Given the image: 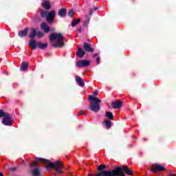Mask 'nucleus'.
<instances>
[{
	"label": "nucleus",
	"mask_w": 176,
	"mask_h": 176,
	"mask_svg": "<svg viewBox=\"0 0 176 176\" xmlns=\"http://www.w3.org/2000/svg\"><path fill=\"white\" fill-rule=\"evenodd\" d=\"M41 6L42 8H44V9H46V10H50V9H52V4L47 1L43 2Z\"/></svg>",
	"instance_id": "obj_16"
},
{
	"label": "nucleus",
	"mask_w": 176,
	"mask_h": 176,
	"mask_svg": "<svg viewBox=\"0 0 176 176\" xmlns=\"http://www.w3.org/2000/svg\"><path fill=\"white\" fill-rule=\"evenodd\" d=\"M169 176H176L175 175L170 174Z\"/></svg>",
	"instance_id": "obj_40"
},
{
	"label": "nucleus",
	"mask_w": 176,
	"mask_h": 176,
	"mask_svg": "<svg viewBox=\"0 0 176 176\" xmlns=\"http://www.w3.org/2000/svg\"><path fill=\"white\" fill-rule=\"evenodd\" d=\"M93 58H96V63L97 64H100V54H94V55H93Z\"/></svg>",
	"instance_id": "obj_25"
},
{
	"label": "nucleus",
	"mask_w": 176,
	"mask_h": 176,
	"mask_svg": "<svg viewBox=\"0 0 176 176\" xmlns=\"http://www.w3.org/2000/svg\"><path fill=\"white\" fill-rule=\"evenodd\" d=\"M53 41H57L56 43H52L53 47L57 48L64 46L63 37L61 33H53L50 35V42H53Z\"/></svg>",
	"instance_id": "obj_3"
},
{
	"label": "nucleus",
	"mask_w": 176,
	"mask_h": 176,
	"mask_svg": "<svg viewBox=\"0 0 176 176\" xmlns=\"http://www.w3.org/2000/svg\"><path fill=\"white\" fill-rule=\"evenodd\" d=\"M40 14H41V17L42 19H45V17H47V14H49V12H47V11H45L43 9L40 10Z\"/></svg>",
	"instance_id": "obj_21"
},
{
	"label": "nucleus",
	"mask_w": 176,
	"mask_h": 176,
	"mask_svg": "<svg viewBox=\"0 0 176 176\" xmlns=\"http://www.w3.org/2000/svg\"><path fill=\"white\" fill-rule=\"evenodd\" d=\"M79 115H86V113H85V111L84 110H80V113L78 116H79Z\"/></svg>",
	"instance_id": "obj_34"
},
{
	"label": "nucleus",
	"mask_w": 176,
	"mask_h": 176,
	"mask_svg": "<svg viewBox=\"0 0 176 176\" xmlns=\"http://www.w3.org/2000/svg\"><path fill=\"white\" fill-rule=\"evenodd\" d=\"M30 64L26 62H22L21 65V71H27L28 69Z\"/></svg>",
	"instance_id": "obj_19"
},
{
	"label": "nucleus",
	"mask_w": 176,
	"mask_h": 176,
	"mask_svg": "<svg viewBox=\"0 0 176 176\" xmlns=\"http://www.w3.org/2000/svg\"><path fill=\"white\" fill-rule=\"evenodd\" d=\"M0 176H3V173H0Z\"/></svg>",
	"instance_id": "obj_39"
},
{
	"label": "nucleus",
	"mask_w": 176,
	"mask_h": 176,
	"mask_svg": "<svg viewBox=\"0 0 176 176\" xmlns=\"http://www.w3.org/2000/svg\"><path fill=\"white\" fill-rule=\"evenodd\" d=\"M89 23H90V17L89 16H85V20L83 23L84 27H87Z\"/></svg>",
	"instance_id": "obj_24"
},
{
	"label": "nucleus",
	"mask_w": 176,
	"mask_h": 176,
	"mask_svg": "<svg viewBox=\"0 0 176 176\" xmlns=\"http://www.w3.org/2000/svg\"><path fill=\"white\" fill-rule=\"evenodd\" d=\"M31 174L32 176H43L38 168L32 170Z\"/></svg>",
	"instance_id": "obj_18"
},
{
	"label": "nucleus",
	"mask_w": 176,
	"mask_h": 176,
	"mask_svg": "<svg viewBox=\"0 0 176 176\" xmlns=\"http://www.w3.org/2000/svg\"><path fill=\"white\" fill-rule=\"evenodd\" d=\"M83 49L88 53H93V52L95 50L94 48L91 47V45H90V43L86 42L84 43Z\"/></svg>",
	"instance_id": "obj_11"
},
{
	"label": "nucleus",
	"mask_w": 176,
	"mask_h": 176,
	"mask_svg": "<svg viewBox=\"0 0 176 176\" xmlns=\"http://www.w3.org/2000/svg\"><path fill=\"white\" fill-rule=\"evenodd\" d=\"M111 107L113 109H120V107H123V102L120 100H113L111 103Z\"/></svg>",
	"instance_id": "obj_10"
},
{
	"label": "nucleus",
	"mask_w": 176,
	"mask_h": 176,
	"mask_svg": "<svg viewBox=\"0 0 176 176\" xmlns=\"http://www.w3.org/2000/svg\"><path fill=\"white\" fill-rule=\"evenodd\" d=\"M105 118H107V119H109L110 120H113V114L111 111H107Z\"/></svg>",
	"instance_id": "obj_22"
},
{
	"label": "nucleus",
	"mask_w": 176,
	"mask_h": 176,
	"mask_svg": "<svg viewBox=\"0 0 176 176\" xmlns=\"http://www.w3.org/2000/svg\"><path fill=\"white\" fill-rule=\"evenodd\" d=\"M44 35H45V34H43V32H37L38 38H42V36H43Z\"/></svg>",
	"instance_id": "obj_32"
},
{
	"label": "nucleus",
	"mask_w": 176,
	"mask_h": 176,
	"mask_svg": "<svg viewBox=\"0 0 176 176\" xmlns=\"http://www.w3.org/2000/svg\"><path fill=\"white\" fill-rule=\"evenodd\" d=\"M85 54L86 52L83 51V50H82L80 47H78L76 56H78V57H79L80 58H82V57H83V56H85Z\"/></svg>",
	"instance_id": "obj_17"
},
{
	"label": "nucleus",
	"mask_w": 176,
	"mask_h": 176,
	"mask_svg": "<svg viewBox=\"0 0 176 176\" xmlns=\"http://www.w3.org/2000/svg\"><path fill=\"white\" fill-rule=\"evenodd\" d=\"M41 28L43 30V31L45 33L50 32V28H49V25H47V23L43 22L41 25Z\"/></svg>",
	"instance_id": "obj_15"
},
{
	"label": "nucleus",
	"mask_w": 176,
	"mask_h": 176,
	"mask_svg": "<svg viewBox=\"0 0 176 176\" xmlns=\"http://www.w3.org/2000/svg\"><path fill=\"white\" fill-rule=\"evenodd\" d=\"M36 36V29L32 28L31 30L30 34H29V38L34 39Z\"/></svg>",
	"instance_id": "obj_20"
},
{
	"label": "nucleus",
	"mask_w": 176,
	"mask_h": 176,
	"mask_svg": "<svg viewBox=\"0 0 176 176\" xmlns=\"http://www.w3.org/2000/svg\"><path fill=\"white\" fill-rule=\"evenodd\" d=\"M101 99L98 98H96L95 101H91L89 104L90 111H92V112H95V113L100 112V110L101 109L100 104H101Z\"/></svg>",
	"instance_id": "obj_4"
},
{
	"label": "nucleus",
	"mask_w": 176,
	"mask_h": 176,
	"mask_svg": "<svg viewBox=\"0 0 176 176\" xmlns=\"http://www.w3.org/2000/svg\"><path fill=\"white\" fill-rule=\"evenodd\" d=\"M151 173H157V171H166V168L158 164H153L150 169Z\"/></svg>",
	"instance_id": "obj_6"
},
{
	"label": "nucleus",
	"mask_w": 176,
	"mask_h": 176,
	"mask_svg": "<svg viewBox=\"0 0 176 176\" xmlns=\"http://www.w3.org/2000/svg\"><path fill=\"white\" fill-rule=\"evenodd\" d=\"M29 46L30 47H32V50H35V49H36L37 47H38V49H41V50H43L46 49V47H47L48 45H47V43H42L41 42L36 43L35 40L32 39L29 42Z\"/></svg>",
	"instance_id": "obj_5"
},
{
	"label": "nucleus",
	"mask_w": 176,
	"mask_h": 176,
	"mask_svg": "<svg viewBox=\"0 0 176 176\" xmlns=\"http://www.w3.org/2000/svg\"><path fill=\"white\" fill-rule=\"evenodd\" d=\"M33 20L35 23H39L41 21V17L36 16Z\"/></svg>",
	"instance_id": "obj_30"
},
{
	"label": "nucleus",
	"mask_w": 176,
	"mask_h": 176,
	"mask_svg": "<svg viewBox=\"0 0 176 176\" xmlns=\"http://www.w3.org/2000/svg\"><path fill=\"white\" fill-rule=\"evenodd\" d=\"M104 122L107 126V129H111V126H112V122L109 120H104Z\"/></svg>",
	"instance_id": "obj_29"
},
{
	"label": "nucleus",
	"mask_w": 176,
	"mask_h": 176,
	"mask_svg": "<svg viewBox=\"0 0 176 176\" xmlns=\"http://www.w3.org/2000/svg\"><path fill=\"white\" fill-rule=\"evenodd\" d=\"M14 122V120L12 119L10 114H8L6 117L3 118L2 120V123L4 124V126H12Z\"/></svg>",
	"instance_id": "obj_7"
},
{
	"label": "nucleus",
	"mask_w": 176,
	"mask_h": 176,
	"mask_svg": "<svg viewBox=\"0 0 176 176\" xmlns=\"http://www.w3.org/2000/svg\"><path fill=\"white\" fill-rule=\"evenodd\" d=\"M127 175H133V172L131 169L129 168L127 166L122 165L121 166H118L114 168V170H102L101 172L96 173V174L91 175V173H89L88 176H126Z\"/></svg>",
	"instance_id": "obj_1"
},
{
	"label": "nucleus",
	"mask_w": 176,
	"mask_h": 176,
	"mask_svg": "<svg viewBox=\"0 0 176 176\" xmlns=\"http://www.w3.org/2000/svg\"><path fill=\"white\" fill-rule=\"evenodd\" d=\"M77 31H78V32H82V28H78L77 29Z\"/></svg>",
	"instance_id": "obj_38"
},
{
	"label": "nucleus",
	"mask_w": 176,
	"mask_h": 176,
	"mask_svg": "<svg viewBox=\"0 0 176 176\" xmlns=\"http://www.w3.org/2000/svg\"><path fill=\"white\" fill-rule=\"evenodd\" d=\"M10 171L13 173V171H16L17 170V168L13 167V168H9Z\"/></svg>",
	"instance_id": "obj_33"
},
{
	"label": "nucleus",
	"mask_w": 176,
	"mask_h": 176,
	"mask_svg": "<svg viewBox=\"0 0 176 176\" xmlns=\"http://www.w3.org/2000/svg\"><path fill=\"white\" fill-rule=\"evenodd\" d=\"M90 65V61L86 60H81L77 61V67L78 68H85L86 67H89Z\"/></svg>",
	"instance_id": "obj_9"
},
{
	"label": "nucleus",
	"mask_w": 176,
	"mask_h": 176,
	"mask_svg": "<svg viewBox=\"0 0 176 176\" xmlns=\"http://www.w3.org/2000/svg\"><path fill=\"white\" fill-rule=\"evenodd\" d=\"M76 82L80 87H85V81L79 76H76Z\"/></svg>",
	"instance_id": "obj_13"
},
{
	"label": "nucleus",
	"mask_w": 176,
	"mask_h": 176,
	"mask_svg": "<svg viewBox=\"0 0 176 176\" xmlns=\"http://www.w3.org/2000/svg\"><path fill=\"white\" fill-rule=\"evenodd\" d=\"M80 23V19H73L72 21V27H76Z\"/></svg>",
	"instance_id": "obj_23"
},
{
	"label": "nucleus",
	"mask_w": 176,
	"mask_h": 176,
	"mask_svg": "<svg viewBox=\"0 0 176 176\" xmlns=\"http://www.w3.org/2000/svg\"><path fill=\"white\" fill-rule=\"evenodd\" d=\"M67 14L69 17L72 19V17H74V14H75V11L74 10H69Z\"/></svg>",
	"instance_id": "obj_28"
},
{
	"label": "nucleus",
	"mask_w": 176,
	"mask_h": 176,
	"mask_svg": "<svg viewBox=\"0 0 176 176\" xmlns=\"http://www.w3.org/2000/svg\"><path fill=\"white\" fill-rule=\"evenodd\" d=\"M38 160L42 162V163H47V168H54L58 174H63L61 169L64 168V166L63 165V162L60 161H56L53 163L45 158L36 157V160L34 161L32 164H30V167H34L35 164H38Z\"/></svg>",
	"instance_id": "obj_2"
},
{
	"label": "nucleus",
	"mask_w": 176,
	"mask_h": 176,
	"mask_svg": "<svg viewBox=\"0 0 176 176\" xmlns=\"http://www.w3.org/2000/svg\"><path fill=\"white\" fill-rule=\"evenodd\" d=\"M88 98L89 100H90L91 101H96V98H94V96H91V95H89L88 96Z\"/></svg>",
	"instance_id": "obj_31"
},
{
	"label": "nucleus",
	"mask_w": 176,
	"mask_h": 176,
	"mask_svg": "<svg viewBox=\"0 0 176 176\" xmlns=\"http://www.w3.org/2000/svg\"><path fill=\"white\" fill-rule=\"evenodd\" d=\"M27 35H28V28H25L23 30L18 32V36L19 38H25Z\"/></svg>",
	"instance_id": "obj_12"
},
{
	"label": "nucleus",
	"mask_w": 176,
	"mask_h": 176,
	"mask_svg": "<svg viewBox=\"0 0 176 176\" xmlns=\"http://www.w3.org/2000/svg\"><path fill=\"white\" fill-rule=\"evenodd\" d=\"M58 16L62 19H64L67 16V8H60L58 11Z\"/></svg>",
	"instance_id": "obj_14"
},
{
	"label": "nucleus",
	"mask_w": 176,
	"mask_h": 176,
	"mask_svg": "<svg viewBox=\"0 0 176 176\" xmlns=\"http://www.w3.org/2000/svg\"><path fill=\"white\" fill-rule=\"evenodd\" d=\"M97 9H98V6H94V10H97Z\"/></svg>",
	"instance_id": "obj_37"
},
{
	"label": "nucleus",
	"mask_w": 176,
	"mask_h": 176,
	"mask_svg": "<svg viewBox=\"0 0 176 176\" xmlns=\"http://www.w3.org/2000/svg\"><path fill=\"white\" fill-rule=\"evenodd\" d=\"M54 17H56V11L52 10L49 12L47 15V21L52 24L54 21Z\"/></svg>",
	"instance_id": "obj_8"
},
{
	"label": "nucleus",
	"mask_w": 176,
	"mask_h": 176,
	"mask_svg": "<svg viewBox=\"0 0 176 176\" xmlns=\"http://www.w3.org/2000/svg\"><path fill=\"white\" fill-rule=\"evenodd\" d=\"M93 14V10L91 8H89V16H91Z\"/></svg>",
	"instance_id": "obj_35"
},
{
	"label": "nucleus",
	"mask_w": 176,
	"mask_h": 176,
	"mask_svg": "<svg viewBox=\"0 0 176 176\" xmlns=\"http://www.w3.org/2000/svg\"><path fill=\"white\" fill-rule=\"evenodd\" d=\"M105 168H107V166L104 164H100L97 167L96 170L98 171H102V170H105Z\"/></svg>",
	"instance_id": "obj_26"
},
{
	"label": "nucleus",
	"mask_w": 176,
	"mask_h": 176,
	"mask_svg": "<svg viewBox=\"0 0 176 176\" xmlns=\"http://www.w3.org/2000/svg\"><path fill=\"white\" fill-rule=\"evenodd\" d=\"M9 115L8 113L4 112L3 110L0 109V118H5Z\"/></svg>",
	"instance_id": "obj_27"
},
{
	"label": "nucleus",
	"mask_w": 176,
	"mask_h": 176,
	"mask_svg": "<svg viewBox=\"0 0 176 176\" xmlns=\"http://www.w3.org/2000/svg\"><path fill=\"white\" fill-rule=\"evenodd\" d=\"M94 96H98V91H94Z\"/></svg>",
	"instance_id": "obj_36"
}]
</instances>
